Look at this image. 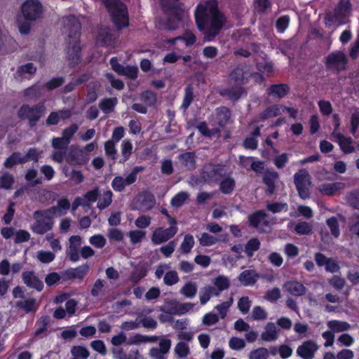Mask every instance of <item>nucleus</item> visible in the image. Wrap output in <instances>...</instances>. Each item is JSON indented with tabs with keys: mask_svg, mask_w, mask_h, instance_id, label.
<instances>
[{
	"mask_svg": "<svg viewBox=\"0 0 359 359\" xmlns=\"http://www.w3.org/2000/svg\"><path fill=\"white\" fill-rule=\"evenodd\" d=\"M100 196V191L98 187H95L93 189L88 191L83 196L84 201L94 203L97 201L98 197Z\"/></svg>",
	"mask_w": 359,
	"mask_h": 359,
	"instance_id": "59",
	"label": "nucleus"
},
{
	"mask_svg": "<svg viewBox=\"0 0 359 359\" xmlns=\"http://www.w3.org/2000/svg\"><path fill=\"white\" fill-rule=\"evenodd\" d=\"M113 194L111 190H107L103 193L102 197L100 198L97 207L100 210H104L109 207L112 202Z\"/></svg>",
	"mask_w": 359,
	"mask_h": 359,
	"instance_id": "50",
	"label": "nucleus"
},
{
	"mask_svg": "<svg viewBox=\"0 0 359 359\" xmlns=\"http://www.w3.org/2000/svg\"><path fill=\"white\" fill-rule=\"evenodd\" d=\"M22 279L29 288L35 289L38 292H41L43 290V281L35 275L33 271H24L22 274Z\"/></svg>",
	"mask_w": 359,
	"mask_h": 359,
	"instance_id": "15",
	"label": "nucleus"
},
{
	"mask_svg": "<svg viewBox=\"0 0 359 359\" xmlns=\"http://www.w3.org/2000/svg\"><path fill=\"white\" fill-rule=\"evenodd\" d=\"M290 17L288 15H283L280 17L276 22V27L279 33H283L289 26Z\"/></svg>",
	"mask_w": 359,
	"mask_h": 359,
	"instance_id": "62",
	"label": "nucleus"
},
{
	"mask_svg": "<svg viewBox=\"0 0 359 359\" xmlns=\"http://www.w3.org/2000/svg\"><path fill=\"white\" fill-rule=\"evenodd\" d=\"M287 291L292 295L299 297L304 295L306 292V287L297 280L287 281L285 284Z\"/></svg>",
	"mask_w": 359,
	"mask_h": 359,
	"instance_id": "25",
	"label": "nucleus"
},
{
	"mask_svg": "<svg viewBox=\"0 0 359 359\" xmlns=\"http://www.w3.org/2000/svg\"><path fill=\"white\" fill-rule=\"evenodd\" d=\"M138 200L141 205L148 210L152 209L156 204L154 195L149 191H144L138 195Z\"/></svg>",
	"mask_w": 359,
	"mask_h": 359,
	"instance_id": "31",
	"label": "nucleus"
},
{
	"mask_svg": "<svg viewBox=\"0 0 359 359\" xmlns=\"http://www.w3.org/2000/svg\"><path fill=\"white\" fill-rule=\"evenodd\" d=\"M98 40L102 46H111L114 41V37L109 28L101 29L98 32Z\"/></svg>",
	"mask_w": 359,
	"mask_h": 359,
	"instance_id": "35",
	"label": "nucleus"
},
{
	"mask_svg": "<svg viewBox=\"0 0 359 359\" xmlns=\"http://www.w3.org/2000/svg\"><path fill=\"white\" fill-rule=\"evenodd\" d=\"M86 158L82 151L71 150L67 156V161L72 165H81L86 163Z\"/></svg>",
	"mask_w": 359,
	"mask_h": 359,
	"instance_id": "32",
	"label": "nucleus"
},
{
	"mask_svg": "<svg viewBox=\"0 0 359 359\" xmlns=\"http://www.w3.org/2000/svg\"><path fill=\"white\" fill-rule=\"evenodd\" d=\"M196 292L197 285L191 281L186 283L180 290V293L187 298H193Z\"/></svg>",
	"mask_w": 359,
	"mask_h": 359,
	"instance_id": "47",
	"label": "nucleus"
},
{
	"mask_svg": "<svg viewBox=\"0 0 359 359\" xmlns=\"http://www.w3.org/2000/svg\"><path fill=\"white\" fill-rule=\"evenodd\" d=\"M317 349V344L314 341L309 340L304 341L297 348V353L304 359H312Z\"/></svg>",
	"mask_w": 359,
	"mask_h": 359,
	"instance_id": "18",
	"label": "nucleus"
},
{
	"mask_svg": "<svg viewBox=\"0 0 359 359\" xmlns=\"http://www.w3.org/2000/svg\"><path fill=\"white\" fill-rule=\"evenodd\" d=\"M22 13L25 20H36L42 13V5L39 0H27L22 6Z\"/></svg>",
	"mask_w": 359,
	"mask_h": 359,
	"instance_id": "11",
	"label": "nucleus"
},
{
	"mask_svg": "<svg viewBox=\"0 0 359 359\" xmlns=\"http://www.w3.org/2000/svg\"><path fill=\"white\" fill-rule=\"evenodd\" d=\"M194 16L198 29L204 32L209 41L219 33L226 23V18L219 11L215 1L209 2L207 6L199 4Z\"/></svg>",
	"mask_w": 359,
	"mask_h": 359,
	"instance_id": "1",
	"label": "nucleus"
},
{
	"mask_svg": "<svg viewBox=\"0 0 359 359\" xmlns=\"http://www.w3.org/2000/svg\"><path fill=\"white\" fill-rule=\"evenodd\" d=\"M348 59L341 50H334L329 53L325 58L326 68L335 74H339L346 69Z\"/></svg>",
	"mask_w": 359,
	"mask_h": 359,
	"instance_id": "7",
	"label": "nucleus"
},
{
	"mask_svg": "<svg viewBox=\"0 0 359 359\" xmlns=\"http://www.w3.org/2000/svg\"><path fill=\"white\" fill-rule=\"evenodd\" d=\"M117 102L116 97H105L100 102L99 107L104 114H109L114 111Z\"/></svg>",
	"mask_w": 359,
	"mask_h": 359,
	"instance_id": "37",
	"label": "nucleus"
},
{
	"mask_svg": "<svg viewBox=\"0 0 359 359\" xmlns=\"http://www.w3.org/2000/svg\"><path fill=\"white\" fill-rule=\"evenodd\" d=\"M351 11V4L350 0H339L336 8L334 14L337 18H344Z\"/></svg>",
	"mask_w": 359,
	"mask_h": 359,
	"instance_id": "29",
	"label": "nucleus"
},
{
	"mask_svg": "<svg viewBox=\"0 0 359 359\" xmlns=\"http://www.w3.org/2000/svg\"><path fill=\"white\" fill-rule=\"evenodd\" d=\"M279 175L276 171H270L266 170L263 176V183L266 186V193L267 194H273L276 190V180L278 178Z\"/></svg>",
	"mask_w": 359,
	"mask_h": 359,
	"instance_id": "19",
	"label": "nucleus"
},
{
	"mask_svg": "<svg viewBox=\"0 0 359 359\" xmlns=\"http://www.w3.org/2000/svg\"><path fill=\"white\" fill-rule=\"evenodd\" d=\"M200 302L201 304H205L211 297H218V293L215 292L214 287L210 285H205L200 291Z\"/></svg>",
	"mask_w": 359,
	"mask_h": 359,
	"instance_id": "36",
	"label": "nucleus"
},
{
	"mask_svg": "<svg viewBox=\"0 0 359 359\" xmlns=\"http://www.w3.org/2000/svg\"><path fill=\"white\" fill-rule=\"evenodd\" d=\"M36 72V67L32 62L20 66L16 72L17 74L22 76L24 74H34Z\"/></svg>",
	"mask_w": 359,
	"mask_h": 359,
	"instance_id": "63",
	"label": "nucleus"
},
{
	"mask_svg": "<svg viewBox=\"0 0 359 359\" xmlns=\"http://www.w3.org/2000/svg\"><path fill=\"white\" fill-rule=\"evenodd\" d=\"M294 183L301 198L306 199L310 197L311 180L309 173L306 170L301 169L294 174Z\"/></svg>",
	"mask_w": 359,
	"mask_h": 359,
	"instance_id": "8",
	"label": "nucleus"
},
{
	"mask_svg": "<svg viewBox=\"0 0 359 359\" xmlns=\"http://www.w3.org/2000/svg\"><path fill=\"white\" fill-rule=\"evenodd\" d=\"M16 306L27 313L35 312L37 309L34 298H29L25 301H18L16 302Z\"/></svg>",
	"mask_w": 359,
	"mask_h": 359,
	"instance_id": "38",
	"label": "nucleus"
},
{
	"mask_svg": "<svg viewBox=\"0 0 359 359\" xmlns=\"http://www.w3.org/2000/svg\"><path fill=\"white\" fill-rule=\"evenodd\" d=\"M71 204L67 198H62L57 201V206H53L46 210H36L34 212V217L37 219L41 216H44L46 213H49L51 215L56 214L58 210H67L70 208Z\"/></svg>",
	"mask_w": 359,
	"mask_h": 359,
	"instance_id": "17",
	"label": "nucleus"
},
{
	"mask_svg": "<svg viewBox=\"0 0 359 359\" xmlns=\"http://www.w3.org/2000/svg\"><path fill=\"white\" fill-rule=\"evenodd\" d=\"M89 270L87 264L79 266L76 268H69L62 272V279L67 281L74 279L83 280Z\"/></svg>",
	"mask_w": 359,
	"mask_h": 359,
	"instance_id": "14",
	"label": "nucleus"
},
{
	"mask_svg": "<svg viewBox=\"0 0 359 359\" xmlns=\"http://www.w3.org/2000/svg\"><path fill=\"white\" fill-rule=\"evenodd\" d=\"M344 184L342 182H333L323 184L319 187V191L326 196H334L337 192L343 189Z\"/></svg>",
	"mask_w": 359,
	"mask_h": 359,
	"instance_id": "26",
	"label": "nucleus"
},
{
	"mask_svg": "<svg viewBox=\"0 0 359 359\" xmlns=\"http://www.w3.org/2000/svg\"><path fill=\"white\" fill-rule=\"evenodd\" d=\"M224 165L221 164H209L202 168L200 176L203 182L210 183L212 182H219L224 176Z\"/></svg>",
	"mask_w": 359,
	"mask_h": 359,
	"instance_id": "10",
	"label": "nucleus"
},
{
	"mask_svg": "<svg viewBox=\"0 0 359 359\" xmlns=\"http://www.w3.org/2000/svg\"><path fill=\"white\" fill-rule=\"evenodd\" d=\"M265 332L261 334V338L265 341H272L278 339V334L276 327L273 323H268L265 327Z\"/></svg>",
	"mask_w": 359,
	"mask_h": 359,
	"instance_id": "34",
	"label": "nucleus"
},
{
	"mask_svg": "<svg viewBox=\"0 0 359 359\" xmlns=\"http://www.w3.org/2000/svg\"><path fill=\"white\" fill-rule=\"evenodd\" d=\"M160 6L167 17L165 28L168 30L177 29L184 15L182 3L180 0H160Z\"/></svg>",
	"mask_w": 359,
	"mask_h": 359,
	"instance_id": "4",
	"label": "nucleus"
},
{
	"mask_svg": "<svg viewBox=\"0 0 359 359\" xmlns=\"http://www.w3.org/2000/svg\"><path fill=\"white\" fill-rule=\"evenodd\" d=\"M144 166H135L126 178L121 176L115 177L111 182V187L115 191L121 192L126 186L133 184L137 180V174L144 170Z\"/></svg>",
	"mask_w": 359,
	"mask_h": 359,
	"instance_id": "9",
	"label": "nucleus"
},
{
	"mask_svg": "<svg viewBox=\"0 0 359 359\" xmlns=\"http://www.w3.org/2000/svg\"><path fill=\"white\" fill-rule=\"evenodd\" d=\"M65 27L68 32L69 45L66 48L67 60L71 67H75L81 62V47L80 36L81 25L74 15L65 18Z\"/></svg>",
	"mask_w": 359,
	"mask_h": 359,
	"instance_id": "2",
	"label": "nucleus"
},
{
	"mask_svg": "<svg viewBox=\"0 0 359 359\" xmlns=\"http://www.w3.org/2000/svg\"><path fill=\"white\" fill-rule=\"evenodd\" d=\"M23 95L29 100H36L41 96V88L37 85H33L25 89Z\"/></svg>",
	"mask_w": 359,
	"mask_h": 359,
	"instance_id": "45",
	"label": "nucleus"
},
{
	"mask_svg": "<svg viewBox=\"0 0 359 359\" xmlns=\"http://www.w3.org/2000/svg\"><path fill=\"white\" fill-rule=\"evenodd\" d=\"M266 217V212L262 210H257L248 217V222L250 226L257 228L260 223Z\"/></svg>",
	"mask_w": 359,
	"mask_h": 359,
	"instance_id": "40",
	"label": "nucleus"
},
{
	"mask_svg": "<svg viewBox=\"0 0 359 359\" xmlns=\"http://www.w3.org/2000/svg\"><path fill=\"white\" fill-rule=\"evenodd\" d=\"M177 231V226H170L166 229L158 227L152 233L151 242L156 245L164 243L173 238Z\"/></svg>",
	"mask_w": 359,
	"mask_h": 359,
	"instance_id": "12",
	"label": "nucleus"
},
{
	"mask_svg": "<svg viewBox=\"0 0 359 359\" xmlns=\"http://www.w3.org/2000/svg\"><path fill=\"white\" fill-rule=\"evenodd\" d=\"M326 223L330 229L331 234L334 238H338L340 235V230L337 219L335 217H330L327 219Z\"/></svg>",
	"mask_w": 359,
	"mask_h": 359,
	"instance_id": "55",
	"label": "nucleus"
},
{
	"mask_svg": "<svg viewBox=\"0 0 359 359\" xmlns=\"http://www.w3.org/2000/svg\"><path fill=\"white\" fill-rule=\"evenodd\" d=\"M259 274L254 270L247 269L242 271L238 276V280L244 286L253 285L257 281Z\"/></svg>",
	"mask_w": 359,
	"mask_h": 359,
	"instance_id": "24",
	"label": "nucleus"
},
{
	"mask_svg": "<svg viewBox=\"0 0 359 359\" xmlns=\"http://www.w3.org/2000/svg\"><path fill=\"white\" fill-rule=\"evenodd\" d=\"M195 244L194 236L191 234H186L180 245V250L183 254H188L191 252Z\"/></svg>",
	"mask_w": 359,
	"mask_h": 359,
	"instance_id": "48",
	"label": "nucleus"
},
{
	"mask_svg": "<svg viewBox=\"0 0 359 359\" xmlns=\"http://www.w3.org/2000/svg\"><path fill=\"white\" fill-rule=\"evenodd\" d=\"M266 210L273 213H278L280 212H287L288 205L286 203L273 202L266 205Z\"/></svg>",
	"mask_w": 359,
	"mask_h": 359,
	"instance_id": "53",
	"label": "nucleus"
},
{
	"mask_svg": "<svg viewBox=\"0 0 359 359\" xmlns=\"http://www.w3.org/2000/svg\"><path fill=\"white\" fill-rule=\"evenodd\" d=\"M188 194L184 191H181L175 195L171 201L170 204L173 207L179 208L181 207L188 198Z\"/></svg>",
	"mask_w": 359,
	"mask_h": 359,
	"instance_id": "54",
	"label": "nucleus"
},
{
	"mask_svg": "<svg viewBox=\"0 0 359 359\" xmlns=\"http://www.w3.org/2000/svg\"><path fill=\"white\" fill-rule=\"evenodd\" d=\"M269 354L267 348L260 347L250 352V359H268Z\"/></svg>",
	"mask_w": 359,
	"mask_h": 359,
	"instance_id": "61",
	"label": "nucleus"
},
{
	"mask_svg": "<svg viewBox=\"0 0 359 359\" xmlns=\"http://www.w3.org/2000/svg\"><path fill=\"white\" fill-rule=\"evenodd\" d=\"M13 183H14V177L11 174H10L8 172H4L0 177V188L1 189H9L11 188Z\"/></svg>",
	"mask_w": 359,
	"mask_h": 359,
	"instance_id": "56",
	"label": "nucleus"
},
{
	"mask_svg": "<svg viewBox=\"0 0 359 359\" xmlns=\"http://www.w3.org/2000/svg\"><path fill=\"white\" fill-rule=\"evenodd\" d=\"M332 136L337 138L340 149L344 154H351L355 151V147L352 146L351 137H346L340 133H332Z\"/></svg>",
	"mask_w": 359,
	"mask_h": 359,
	"instance_id": "23",
	"label": "nucleus"
},
{
	"mask_svg": "<svg viewBox=\"0 0 359 359\" xmlns=\"http://www.w3.org/2000/svg\"><path fill=\"white\" fill-rule=\"evenodd\" d=\"M133 151V145L130 140H125L121 144L122 158L118 161L119 163H124L127 161Z\"/></svg>",
	"mask_w": 359,
	"mask_h": 359,
	"instance_id": "43",
	"label": "nucleus"
},
{
	"mask_svg": "<svg viewBox=\"0 0 359 359\" xmlns=\"http://www.w3.org/2000/svg\"><path fill=\"white\" fill-rule=\"evenodd\" d=\"M194 88L191 84L187 85L184 89V95L181 107L187 109L194 100Z\"/></svg>",
	"mask_w": 359,
	"mask_h": 359,
	"instance_id": "46",
	"label": "nucleus"
},
{
	"mask_svg": "<svg viewBox=\"0 0 359 359\" xmlns=\"http://www.w3.org/2000/svg\"><path fill=\"white\" fill-rule=\"evenodd\" d=\"M140 100L149 107H153L156 102V95L151 90H144L140 94Z\"/></svg>",
	"mask_w": 359,
	"mask_h": 359,
	"instance_id": "52",
	"label": "nucleus"
},
{
	"mask_svg": "<svg viewBox=\"0 0 359 359\" xmlns=\"http://www.w3.org/2000/svg\"><path fill=\"white\" fill-rule=\"evenodd\" d=\"M213 287L215 290V292L218 293V297L220 295L221 292L225 290H227L230 287V280L229 279L223 275H219L215 277L213 280Z\"/></svg>",
	"mask_w": 359,
	"mask_h": 359,
	"instance_id": "30",
	"label": "nucleus"
},
{
	"mask_svg": "<svg viewBox=\"0 0 359 359\" xmlns=\"http://www.w3.org/2000/svg\"><path fill=\"white\" fill-rule=\"evenodd\" d=\"M46 107L43 102L35 104H22L18 110V117L22 121H27L30 128H34L41 118L44 116Z\"/></svg>",
	"mask_w": 359,
	"mask_h": 359,
	"instance_id": "5",
	"label": "nucleus"
},
{
	"mask_svg": "<svg viewBox=\"0 0 359 359\" xmlns=\"http://www.w3.org/2000/svg\"><path fill=\"white\" fill-rule=\"evenodd\" d=\"M43 217L44 219H36L32 226V231L39 235L46 233L50 231L53 227L54 222L52 215L49 213H46Z\"/></svg>",
	"mask_w": 359,
	"mask_h": 359,
	"instance_id": "13",
	"label": "nucleus"
},
{
	"mask_svg": "<svg viewBox=\"0 0 359 359\" xmlns=\"http://www.w3.org/2000/svg\"><path fill=\"white\" fill-rule=\"evenodd\" d=\"M100 88L98 81H92L87 85V93L86 95V102L87 104L95 102L97 99V91Z\"/></svg>",
	"mask_w": 359,
	"mask_h": 359,
	"instance_id": "33",
	"label": "nucleus"
},
{
	"mask_svg": "<svg viewBox=\"0 0 359 359\" xmlns=\"http://www.w3.org/2000/svg\"><path fill=\"white\" fill-rule=\"evenodd\" d=\"M81 245V237L78 235L69 238V246L67 251V256L72 262H76L79 259V249Z\"/></svg>",
	"mask_w": 359,
	"mask_h": 359,
	"instance_id": "16",
	"label": "nucleus"
},
{
	"mask_svg": "<svg viewBox=\"0 0 359 359\" xmlns=\"http://www.w3.org/2000/svg\"><path fill=\"white\" fill-rule=\"evenodd\" d=\"M79 129V126L76 123L71 124L69 127L65 128L62 131V137L64 138L67 142L70 143V141L74 134Z\"/></svg>",
	"mask_w": 359,
	"mask_h": 359,
	"instance_id": "60",
	"label": "nucleus"
},
{
	"mask_svg": "<svg viewBox=\"0 0 359 359\" xmlns=\"http://www.w3.org/2000/svg\"><path fill=\"white\" fill-rule=\"evenodd\" d=\"M39 158L40 154L37 149L32 147L27 150L25 156H22L21 153L19 151L13 152L4 161V166L6 168H12L15 165L25 164L29 161L37 163Z\"/></svg>",
	"mask_w": 359,
	"mask_h": 359,
	"instance_id": "6",
	"label": "nucleus"
},
{
	"mask_svg": "<svg viewBox=\"0 0 359 359\" xmlns=\"http://www.w3.org/2000/svg\"><path fill=\"white\" fill-rule=\"evenodd\" d=\"M261 243L257 238H250L245 245V252L248 257H252L254 252L260 248Z\"/></svg>",
	"mask_w": 359,
	"mask_h": 359,
	"instance_id": "44",
	"label": "nucleus"
},
{
	"mask_svg": "<svg viewBox=\"0 0 359 359\" xmlns=\"http://www.w3.org/2000/svg\"><path fill=\"white\" fill-rule=\"evenodd\" d=\"M100 2L106 8L111 20L118 29L129 26L128 8L121 0H93Z\"/></svg>",
	"mask_w": 359,
	"mask_h": 359,
	"instance_id": "3",
	"label": "nucleus"
},
{
	"mask_svg": "<svg viewBox=\"0 0 359 359\" xmlns=\"http://www.w3.org/2000/svg\"><path fill=\"white\" fill-rule=\"evenodd\" d=\"M38 172L34 168H29L27 170L25 175V179L27 182H31L32 186H35L42 184V177L36 178Z\"/></svg>",
	"mask_w": 359,
	"mask_h": 359,
	"instance_id": "49",
	"label": "nucleus"
},
{
	"mask_svg": "<svg viewBox=\"0 0 359 359\" xmlns=\"http://www.w3.org/2000/svg\"><path fill=\"white\" fill-rule=\"evenodd\" d=\"M236 187V182L233 178L227 177L223 179L219 183V190L224 194H230Z\"/></svg>",
	"mask_w": 359,
	"mask_h": 359,
	"instance_id": "39",
	"label": "nucleus"
},
{
	"mask_svg": "<svg viewBox=\"0 0 359 359\" xmlns=\"http://www.w3.org/2000/svg\"><path fill=\"white\" fill-rule=\"evenodd\" d=\"M328 327L333 332H340L350 329V325L347 322L332 320L327 323Z\"/></svg>",
	"mask_w": 359,
	"mask_h": 359,
	"instance_id": "41",
	"label": "nucleus"
},
{
	"mask_svg": "<svg viewBox=\"0 0 359 359\" xmlns=\"http://www.w3.org/2000/svg\"><path fill=\"white\" fill-rule=\"evenodd\" d=\"M245 93L243 86H234L232 88L222 89L219 94L222 97H226L231 101H237Z\"/></svg>",
	"mask_w": 359,
	"mask_h": 359,
	"instance_id": "22",
	"label": "nucleus"
},
{
	"mask_svg": "<svg viewBox=\"0 0 359 359\" xmlns=\"http://www.w3.org/2000/svg\"><path fill=\"white\" fill-rule=\"evenodd\" d=\"M347 202L354 209L359 210V190H353L346 196Z\"/></svg>",
	"mask_w": 359,
	"mask_h": 359,
	"instance_id": "57",
	"label": "nucleus"
},
{
	"mask_svg": "<svg viewBox=\"0 0 359 359\" xmlns=\"http://www.w3.org/2000/svg\"><path fill=\"white\" fill-rule=\"evenodd\" d=\"M289 86L285 83L273 84L268 89V94L273 97L282 98L289 92Z\"/></svg>",
	"mask_w": 359,
	"mask_h": 359,
	"instance_id": "28",
	"label": "nucleus"
},
{
	"mask_svg": "<svg viewBox=\"0 0 359 359\" xmlns=\"http://www.w3.org/2000/svg\"><path fill=\"white\" fill-rule=\"evenodd\" d=\"M280 111L278 105H272L267 107L259 115V119L262 121L271 117H276L280 115Z\"/></svg>",
	"mask_w": 359,
	"mask_h": 359,
	"instance_id": "42",
	"label": "nucleus"
},
{
	"mask_svg": "<svg viewBox=\"0 0 359 359\" xmlns=\"http://www.w3.org/2000/svg\"><path fill=\"white\" fill-rule=\"evenodd\" d=\"M217 125L221 128H224L229 123L231 111L227 107H217L215 110Z\"/></svg>",
	"mask_w": 359,
	"mask_h": 359,
	"instance_id": "21",
	"label": "nucleus"
},
{
	"mask_svg": "<svg viewBox=\"0 0 359 359\" xmlns=\"http://www.w3.org/2000/svg\"><path fill=\"white\" fill-rule=\"evenodd\" d=\"M196 156L194 151H187L180 154L179 159L182 164L189 170H193L196 168Z\"/></svg>",
	"mask_w": 359,
	"mask_h": 359,
	"instance_id": "27",
	"label": "nucleus"
},
{
	"mask_svg": "<svg viewBox=\"0 0 359 359\" xmlns=\"http://www.w3.org/2000/svg\"><path fill=\"white\" fill-rule=\"evenodd\" d=\"M229 81L232 82L233 86H243L247 83L243 66L238 65L233 68L229 74Z\"/></svg>",
	"mask_w": 359,
	"mask_h": 359,
	"instance_id": "20",
	"label": "nucleus"
},
{
	"mask_svg": "<svg viewBox=\"0 0 359 359\" xmlns=\"http://www.w3.org/2000/svg\"><path fill=\"white\" fill-rule=\"evenodd\" d=\"M71 354L76 358L87 359L90 353L88 350L83 346H74L71 348Z\"/></svg>",
	"mask_w": 359,
	"mask_h": 359,
	"instance_id": "51",
	"label": "nucleus"
},
{
	"mask_svg": "<svg viewBox=\"0 0 359 359\" xmlns=\"http://www.w3.org/2000/svg\"><path fill=\"white\" fill-rule=\"evenodd\" d=\"M179 281L177 273L175 271H169L163 277V282L166 285L171 286Z\"/></svg>",
	"mask_w": 359,
	"mask_h": 359,
	"instance_id": "64",
	"label": "nucleus"
},
{
	"mask_svg": "<svg viewBox=\"0 0 359 359\" xmlns=\"http://www.w3.org/2000/svg\"><path fill=\"white\" fill-rule=\"evenodd\" d=\"M156 340V337H155V336L149 337V336L137 334L127 344H139L142 342H153V341H155Z\"/></svg>",
	"mask_w": 359,
	"mask_h": 359,
	"instance_id": "58",
	"label": "nucleus"
}]
</instances>
